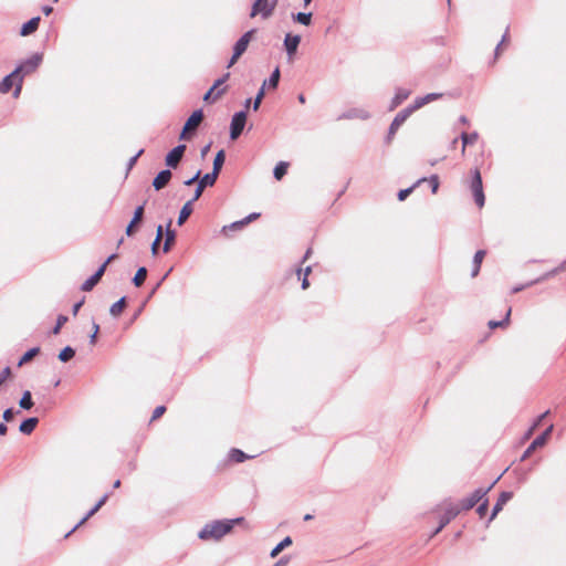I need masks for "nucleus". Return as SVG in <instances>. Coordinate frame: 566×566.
Segmentation results:
<instances>
[{"mask_svg": "<svg viewBox=\"0 0 566 566\" xmlns=\"http://www.w3.org/2000/svg\"><path fill=\"white\" fill-rule=\"evenodd\" d=\"M243 521L242 517H237L232 520H222V521H213L211 523L206 524L200 532L198 533V537L202 541H219L224 535L231 532L233 526Z\"/></svg>", "mask_w": 566, "mask_h": 566, "instance_id": "f257e3e1", "label": "nucleus"}, {"mask_svg": "<svg viewBox=\"0 0 566 566\" xmlns=\"http://www.w3.org/2000/svg\"><path fill=\"white\" fill-rule=\"evenodd\" d=\"M22 83L23 76L19 75L18 71L13 70L0 82V93L7 94L12 87H14L13 97L18 98L21 94Z\"/></svg>", "mask_w": 566, "mask_h": 566, "instance_id": "f03ea898", "label": "nucleus"}, {"mask_svg": "<svg viewBox=\"0 0 566 566\" xmlns=\"http://www.w3.org/2000/svg\"><path fill=\"white\" fill-rule=\"evenodd\" d=\"M276 4L277 0H255L250 17L261 15L263 19H268L273 14Z\"/></svg>", "mask_w": 566, "mask_h": 566, "instance_id": "7ed1b4c3", "label": "nucleus"}, {"mask_svg": "<svg viewBox=\"0 0 566 566\" xmlns=\"http://www.w3.org/2000/svg\"><path fill=\"white\" fill-rule=\"evenodd\" d=\"M254 34V30H250L245 32L234 44L233 46V54L228 63V67H231L238 59L248 49L249 43L252 40V36Z\"/></svg>", "mask_w": 566, "mask_h": 566, "instance_id": "20e7f679", "label": "nucleus"}, {"mask_svg": "<svg viewBox=\"0 0 566 566\" xmlns=\"http://www.w3.org/2000/svg\"><path fill=\"white\" fill-rule=\"evenodd\" d=\"M43 55L41 53H34L22 63H20L14 70L18 71L19 75H27L34 72L41 64Z\"/></svg>", "mask_w": 566, "mask_h": 566, "instance_id": "39448f33", "label": "nucleus"}, {"mask_svg": "<svg viewBox=\"0 0 566 566\" xmlns=\"http://www.w3.org/2000/svg\"><path fill=\"white\" fill-rule=\"evenodd\" d=\"M247 122V113L244 111L238 112L232 116L230 124V138L235 140L242 133Z\"/></svg>", "mask_w": 566, "mask_h": 566, "instance_id": "423d86ee", "label": "nucleus"}, {"mask_svg": "<svg viewBox=\"0 0 566 566\" xmlns=\"http://www.w3.org/2000/svg\"><path fill=\"white\" fill-rule=\"evenodd\" d=\"M492 489V485H490L486 489H476L472 494H470L468 497L463 499L460 504L461 510H470L472 509L478 502L483 500L488 492Z\"/></svg>", "mask_w": 566, "mask_h": 566, "instance_id": "0eeeda50", "label": "nucleus"}, {"mask_svg": "<svg viewBox=\"0 0 566 566\" xmlns=\"http://www.w3.org/2000/svg\"><path fill=\"white\" fill-rule=\"evenodd\" d=\"M412 109L410 107H407L402 111H400L396 117L394 118V120L391 122L390 124V127H389V130H388V136H387V142L390 143V140L392 139V137L395 136L396 132L398 130V128L406 122V119L412 114Z\"/></svg>", "mask_w": 566, "mask_h": 566, "instance_id": "6e6552de", "label": "nucleus"}, {"mask_svg": "<svg viewBox=\"0 0 566 566\" xmlns=\"http://www.w3.org/2000/svg\"><path fill=\"white\" fill-rule=\"evenodd\" d=\"M115 258L114 254L107 258V260L99 266V269L96 271L95 274H93L91 277H88L83 284L82 290L83 291H91L99 281L102 275L104 274L107 264Z\"/></svg>", "mask_w": 566, "mask_h": 566, "instance_id": "1a4fd4ad", "label": "nucleus"}, {"mask_svg": "<svg viewBox=\"0 0 566 566\" xmlns=\"http://www.w3.org/2000/svg\"><path fill=\"white\" fill-rule=\"evenodd\" d=\"M553 431V424H551L541 436H538L530 446L528 448L525 450L524 454L522 455V460L526 459L527 457H530L532 454V452H534L537 448H541L543 447L551 433Z\"/></svg>", "mask_w": 566, "mask_h": 566, "instance_id": "9d476101", "label": "nucleus"}, {"mask_svg": "<svg viewBox=\"0 0 566 566\" xmlns=\"http://www.w3.org/2000/svg\"><path fill=\"white\" fill-rule=\"evenodd\" d=\"M203 118V113L201 109L195 111L190 117L187 119L184 129L180 134V139L186 138V134L190 130L197 129V127L200 125Z\"/></svg>", "mask_w": 566, "mask_h": 566, "instance_id": "9b49d317", "label": "nucleus"}, {"mask_svg": "<svg viewBox=\"0 0 566 566\" xmlns=\"http://www.w3.org/2000/svg\"><path fill=\"white\" fill-rule=\"evenodd\" d=\"M186 150V145H178L174 149H171L165 158L166 165L170 168H176L181 160L184 153Z\"/></svg>", "mask_w": 566, "mask_h": 566, "instance_id": "f8f14e48", "label": "nucleus"}, {"mask_svg": "<svg viewBox=\"0 0 566 566\" xmlns=\"http://www.w3.org/2000/svg\"><path fill=\"white\" fill-rule=\"evenodd\" d=\"M216 180H217V178H214V175H210V174H206L205 176L199 178L197 180L198 185H197V188L195 190V193H193V197H192V201L198 200L201 197L203 189L206 187H208V186H213Z\"/></svg>", "mask_w": 566, "mask_h": 566, "instance_id": "ddd939ff", "label": "nucleus"}, {"mask_svg": "<svg viewBox=\"0 0 566 566\" xmlns=\"http://www.w3.org/2000/svg\"><path fill=\"white\" fill-rule=\"evenodd\" d=\"M301 42L300 35H292L287 33L284 39V48L290 57H292L297 51L298 44Z\"/></svg>", "mask_w": 566, "mask_h": 566, "instance_id": "4468645a", "label": "nucleus"}, {"mask_svg": "<svg viewBox=\"0 0 566 566\" xmlns=\"http://www.w3.org/2000/svg\"><path fill=\"white\" fill-rule=\"evenodd\" d=\"M441 96H442L441 93H429L424 96L417 97L415 99L413 104L409 107L412 109V112H415V111L421 108L422 106H424L426 104L440 98Z\"/></svg>", "mask_w": 566, "mask_h": 566, "instance_id": "2eb2a0df", "label": "nucleus"}, {"mask_svg": "<svg viewBox=\"0 0 566 566\" xmlns=\"http://www.w3.org/2000/svg\"><path fill=\"white\" fill-rule=\"evenodd\" d=\"M171 171L169 169L161 170L153 180V187L156 190L163 189L171 179Z\"/></svg>", "mask_w": 566, "mask_h": 566, "instance_id": "dca6fc26", "label": "nucleus"}, {"mask_svg": "<svg viewBox=\"0 0 566 566\" xmlns=\"http://www.w3.org/2000/svg\"><path fill=\"white\" fill-rule=\"evenodd\" d=\"M513 497L512 492H503L501 493L497 502L493 506L492 514L490 516V521H492L503 509V506Z\"/></svg>", "mask_w": 566, "mask_h": 566, "instance_id": "f3484780", "label": "nucleus"}, {"mask_svg": "<svg viewBox=\"0 0 566 566\" xmlns=\"http://www.w3.org/2000/svg\"><path fill=\"white\" fill-rule=\"evenodd\" d=\"M410 95V91L406 88H398L395 96L391 99L389 109L394 111L397 106H399L405 99H407Z\"/></svg>", "mask_w": 566, "mask_h": 566, "instance_id": "a211bd4d", "label": "nucleus"}, {"mask_svg": "<svg viewBox=\"0 0 566 566\" xmlns=\"http://www.w3.org/2000/svg\"><path fill=\"white\" fill-rule=\"evenodd\" d=\"M461 509L458 505H450L441 516V526L449 524L459 513Z\"/></svg>", "mask_w": 566, "mask_h": 566, "instance_id": "6ab92c4d", "label": "nucleus"}, {"mask_svg": "<svg viewBox=\"0 0 566 566\" xmlns=\"http://www.w3.org/2000/svg\"><path fill=\"white\" fill-rule=\"evenodd\" d=\"M39 22H40V17L32 18L31 20H29L21 27L20 34L22 36H27L29 34L33 33L38 29Z\"/></svg>", "mask_w": 566, "mask_h": 566, "instance_id": "aec40b11", "label": "nucleus"}, {"mask_svg": "<svg viewBox=\"0 0 566 566\" xmlns=\"http://www.w3.org/2000/svg\"><path fill=\"white\" fill-rule=\"evenodd\" d=\"M170 226H171V221L168 222V224L166 227V232H165V242H164L163 250L166 253L170 250V248L174 244L175 239H176V233L174 230L170 229Z\"/></svg>", "mask_w": 566, "mask_h": 566, "instance_id": "412c9836", "label": "nucleus"}, {"mask_svg": "<svg viewBox=\"0 0 566 566\" xmlns=\"http://www.w3.org/2000/svg\"><path fill=\"white\" fill-rule=\"evenodd\" d=\"M38 422H39L38 418H28L21 422L19 430L23 434H30L35 429Z\"/></svg>", "mask_w": 566, "mask_h": 566, "instance_id": "4be33fe9", "label": "nucleus"}, {"mask_svg": "<svg viewBox=\"0 0 566 566\" xmlns=\"http://www.w3.org/2000/svg\"><path fill=\"white\" fill-rule=\"evenodd\" d=\"M107 499H108V494H104L101 497V500L95 504V506L93 509H91L88 511V513L77 523V525L74 527V530L76 527H78L80 525H82L83 523H85L91 516H93L105 504Z\"/></svg>", "mask_w": 566, "mask_h": 566, "instance_id": "5701e85b", "label": "nucleus"}, {"mask_svg": "<svg viewBox=\"0 0 566 566\" xmlns=\"http://www.w3.org/2000/svg\"><path fill=\"white\" fill-rule=\"evenodd\" d=\"M195 201L189 200L188 202H186L182 208L180 209V212H179V216H178V224L181 226L184 224V222L189 218V216L191 214L192 212V203Z\"/></svg>", "mask_w": 566, "mask_h": 566, "instance_id": "b1692460", "label": "nucleus"}, {"mask_svg": "<svg viewBox=\"0 0 566 566\" xmlns=\"http://www.w3.org/2000/svg\"><path fill=\"white\" fill-rule=\"evenodd\" d=\"M224 164V151L219 150L213 159V169L210 175H214V178H218V175Z\"/></svg>", "mask_w": 566, "mask_h": 566, "instance_id": "393cba45", "label": "nucleus"}, {"mask_svg": "<svg viewBox=\"0 0 566 566\" xmlns=\"http://www.w3.org/2000/svg\"><path fill=\"white\" fill-rule=\"evenodd\" d=\"M228 457H229V460H231L233 462H237V463H241V462L245 461L247 459H251L252 458L251 455L245 454L240 449H231L229 451Z\"/></svg>", "mask_w": 566, "mask_h": 566, "instance_id": "a878e982", "label": "nucleus"}, {"mask_svg": "<svg viewBox=\"0 0 566 566\" xmlns=\"http://www.w3.org/2000/svg\"><path fill=\"white\" fill-rule=\"evenodd\" d=\"M292 544V539L290 536L283 538L270 553L272 558L276 557L285 547Z\"/></svg>", "mask_w": 566, "mask_h": 566, "instance_id": "bb28decb", "label": "nucleus"}, {"mask_svg": "<svg viewBox=\"0 0 566 566\" xmlns=\"http://www.w3.org/2000/svg\"><path fill=\"white\" fill-rule=\"evenodd\" d=\"M19 406L22 409L30 410L33 407V401L31 397V392L29 390L24 391L20 401Z\"/></svg>", "mask_w": 566, "mask_h": 566, "instance_id": "cd10ccee", "label": "nucleus"}, {"mask_svg": "<svg viewBox=\"0 0 566 566\" xmlns=\"http://www.w3.org/2000/svg\"><path fill=\"white\" fill-rule=\"evenodd\" d=\"M280 81V70L276 67L273 73L271 74L270 78L268 81H264L262 87L265 88L268 85L269 87L276 88Z\"/></svg>", "mask_w": 566, "mask_h": 566, "instance_id": "c85d7f7f", "label": "nucleus"}, {"mask_svg": "<svg viewBox=\"0 0 566 566\" xmlns=\"http://www.w3.org/2000/svg\"><path fill=\"white\" fill-rule=\"evenodd\" d=\"M478 137H479V135L475 132L471 133V134H467V133L461 134V139L463 143L462 154H464V151H465V146L469 144H474L478 140Z\"/></svg>", "mask_w": 566, "mask_h": 566, "instance_id": "c756f323", "label": "nucleus"}, {"mask_svg": "<svg viewBox=\"0 0 566 566\" xmlns=\"http://www.w3.org/2000/svg\"><path fill=\"white\" fill-rule=\"evenodd\" d=\"M39 352H40L39 347H33V348L29 349L28 352H25L24 355L20 358L18 366L21 367L22 365H24L25 363L31 360L33 357H35L39 354Z\"/></svg>", "mask_w": 566, "mask_h": 566, "instance_id": "7c9ffc66", "label": "nucleus"}, {"mask_svg": "<svg viewBox=\"0 0 566 566\" xmlns=\"http://www.w3.org/2000/svg\"><path fill=\"white\" fill-rule=\"evenodd\" d=\"M471 189H472L473 192L483 190L481 174H480V171L478 169H475L474 172H473V179H472V182H471Z\"/></svg>", "mask_w": 566, "mask_h": 566, "instance_id": "2f4dec72", "label": "nucleus"}, {"mask_svg": "<svg viewBox=\"0 0 566 566\" xmlns=\"http://www.w3.org/2000/svg\"><path fill=\"white\" fill-rule=\"evenodd\" d=\"M293 19H294V21H296L303 25H310L312 22V13L311 12H308V13L298 12L293 15Z\"/></svg>", "mask_w": 566, "mask_h": 566, "instance_id": "473e14b6", "label": "nucleus"}, {"mask_svg": "<svg viewBox=\"0 0 566 566\" xmlns=\"http://www.w3.org/2000/svg\"><path fill=\"white\" fill-rule=\"evenodd\" d=\"M74 355H75V350L70 346H66L65 348H63L60 352L59 359L63 363H66L70 359H72L74 357Z\"/></svg>", "mask_w": 566, "mask_h": 566, "instance_id": "72a5a7b5", "label": "nucleus"}, {"mask_svg": "<svg viewBox=\"0 0 566 566\" xmlns=\"http://www.w3.org/2000/svg\"><path fill=\"white\" fill-rule=\"evenodd\" d=\"M287 171V164L285 161H280L273 170V175L275 179L280 180Z\"/></svg>", "mask_w": 566, "mask_h": 566, "instance_id": "f704fd0d", "label": "nucleus"}, {"mask_svg": "<svg viewBox=\"0 0 566 566\" xmlns=\"http://www.w3.org/2000/svg\"><path fill=\"white\" fill-rule=\"evenodd\" d=\"M124 306H125V298L122 297L120 300H118L117 302H115L111 308H109V313L111 315L113 316H118L120 315V313L123 312L124 310Z\"/></svg>", "mask_w": 566, "mask_h": 566, "instance_id": "c9c22d12", "label": "nucleus"}, {"mask_svg": "<svg viewBox=\"0 0 566 566\" xmlns=\"http://www.w3.org/2000/svg\"><path fill=\"white\" fill-rule=\"evenodd\" d=\"M146 275H147V270L145 268H139L133 279L134 284L136 286H140L144 283Z\"/></svg>", "mask_w": 566, "mask_h": 566, "instance_id": "e433bc0d", "label": "nucleus"}, {"mask_svg": "<svg viewBox=\"0 0 566 566\" xmlns=\"http://www.w3.org/2000/svg\"><path fill=\"white\" fill-rule=\"evenodd\" d=\"M224 93V88L218 91L216 94H214V87H211L203 96V101L208 102V101H216L218 99L222 94Z\"/></svg>", "mask_w": 566, "mask_h": 566, "instance_id": "4c0bfd02", "label": "nucleus"}, {"mask_svg": "<svg viewBox=\"0 0 566 566\" xmlns=\"http://www.w3.org/2000/svg\"><path fill=\"white\" fill-rule=\"evenodd\" d=\"M510 315H511V308L507 310L503 321H490L489 322V327L490 328H496V327H500V326L507 325L509 319H510Z\"/></svg>", "mask_w": 566, "mask_h": 566, "instance_id": "58836bf2", "label": "nucleus"}, {"mask_svg": "<svg viewBox=\"0 0 566 566\" xmlns=\"http://www.w3.org/2000/svg\"><path fill=\"white\" fill-rule=\"evenodd\" d=\"M426 179L422 178V179H419L416 185L413 187H410V188H407V189H402L398 192V199L400 201L405 200L410 193L411 191L413 190V188L419 185L420 182L424 181Z\"/></svg>", "mask_w": 566, "mask_h": 566, "instance_id": "ea45409f", "label": "nucleus"}, {"mask_svg": "<svg viewBox=\"0 0 566 566\" xmlns=\"http://www.w3.org/2000/svg\"><path fill=\"white\" fill-rule=\"evenodd\" d=\"M143 214H144V207L143 206L137 207L134 211L132 224L138 223L142 220Z\"/></svg>", "mask_w": 566, "mask_h": 566, "instance_id": "a19ab883", "label": "nucleus"}, {"mask_svg": "<svg viewBox=\"0 0 566 566\" xmlns=\"http://www.w3.org/2000/svg\"><path fill=\"white\" fill-rule=\"evenodd\" d=\"M263 97H264V88L261 87L259 93L256 94L253 103H252V107H253L254 111L259 109Z\"/></svg>", "mask_w": 566, "mask_h": 566, "instance_id": "79ce46f5", "label": "nucleus"}, {"mask_svg": "<svg viewBox=\"0 0 566 566\" xmlns=\"http://www.w3.org/2000/svg\"><path fill=\"white\" fill-rule=\"evenodd\" d=\"M67 322V317L64 315H60L56 319V325L53 328V334H59L61 327Z\"/></svg>", "mask_w": 566, "mask_h": 566, "instance_id": "37998d69", "label": "nucleus"}, {"mask_svg": "<svg viewBox=\"0 0 566 566\" xmlns=\"http://www.w3.org/2000/svg\"><path fill=\"white\" fill-rule=\"evenodd\" d=\"M428 181L431 185L432 193H436L438 191V188H439V178H438V176L437 175L430 176Z\"/></svg>", "mask_w": 566, "mask_h": 566, "instance_id": "c03bdc74", "label": "nucleus"}, {"mask_svg": "<svg viewBox=\"0 0 566 566\" xmlns=\"http://www.w3.org/2000/svg\"><path fill=\"white\" fill-rule=\"evenodd\" d=\"M473 196H474V200H475L476 205L480 208H482L484 206V200H485L483 190L473 192Z\"/></svg>", "mask_w": 566, "mask_h": 566, "instance_id": "a18cd8bd", "label": "nucleus"}, {"mask_svg": "<svg viewBox=\"0 0 566 566\" xmlns=\"http://www.w3.org/2000/svg\"><path fill=\"white\" fill-rule=\"evenodd\" d=\"M484 255H485V251H483V250L476 251L474 254V258H473V264L481 266Z\"/></svg>", "mask_w": 566, "mask_h": 566, "instance_id": "49530a36", "label": "nucleus"}, {"mask_svg": "<svg viewBox=\"0 0 566 566\" xmlns=\"http://www.w3.org/2000/svg\"><path fill=\"white\" fill-rule=\"evenodd\" d=\"M247 226V223L244 222V219L242 220H239V221H235V222H232L231 224L229 226H224L223 227V230H227V229H231V230H237V229H241L242 227Z\"/></svg>", "mask_w": 566, "mask_h": 566, "instance_id": "de8ad7c7", "label": "nucleus"}, {"mask_svg": "<svg viewBox=\"0 0 566 566\" xmlns=\"http://www.w3.org/2000/svg\"><path fill=\"white\" fill-rule=\"evenodd\" d=\"M17 412L18 411H14L12 408L6 409L2 415L3 420L7 422L11 421Z\"/></svg>", "mask_w": 566, "mask_h": 566, "instance_id": "09e8293b", "label": "nucleus"}, {"mask_svg": "<svg viewBox=\"0 0 566 566\" xmlns=\"http://www.w3.org/2000/svg\"><path fill=\"white\" fill-rule=\"evenodd\" d=\"M11 369L10 367H6L0 373V386L10 377Z\"/></svg>", "mask_w": 566, "mask_h": 566, "instance_id": "8fccbe9b", "label": "nucleus"}, {"mask_svg": "<svg viewBox=\"0 0 566 566\" xmlns=\"http://www.w3.org/2000/svg\"><path fill=\"white\" fill-rule=\"evenodd\" d=\"M98 331H99V326H98V324H96V323L94 322V323H93V332H92V334L90 335V343H91V344H95Z\"/></svg>", "mask_w": 566, "mask_h": 566, "instance_id": "3c124183", "label": "nucleus"}, {"mask_svg": "<svg viewBox=\"0 0 566 566\" xmlns=\"http://www.w3.org/2000/svg\"><path fill=\"white\" fill-rule=\"evenodd\" d=\"M165 407L164 406H158L155 408L154 412H153V417L151 419L155 420L157 418H159L160 416H163V413L165 412Z\"/></svg>", "mask_w": 566, "mask_h": 566, "instance_id": "603ef678", "label": "nucleus"}, {"mask_svg": "<svg viewBox=\"0 0 566 566\" xmlns=\"http://www.w3.org/2000/svg\"><path fill=\"white\" fill-rule=\"evenodd\" d=\"M488 500H484L478 507V513L480 516H483L488 511Z\"/></svg>", "mask_w": 566, "mask_h": 566, "instance_id": "864d4df0", "label": "nucleus"}, {"mask_svg": "<svg viewBox=\"0 0 566 566\" xmlns=\"http://www.w3.org/2000/svg\"><path fill=\"white\" fill-rule=\"evenodd\" d=\"M200 175H201V171L198 170L190 179L185 181V185L186 186L192 185L193 182H196L200 178Z\"/></svg>", "mask_w": 566, "mask_h": 566, "instance_id": "5fc2aeb1", "label": "nucleus"}, {"mask_svg": "<svg viewBox=\"0 0 566 566\" xmlns=\"http://www.w3.org/2000/svg\"><path fill=\"white\" fill-rule=\"evenodd\" d=\"M311 271H312L311 266H306L304 270H302V269L297 270L298 279H301L302 275L307 277V275L311 273Z\"/></svg>", "mask_w": 566, "mask_h": 566, "instance_id": "6e6d98bb", "label": "nucleus"}, {"mask_svg": "<svg viewBox=\"0 0 566 566\" xmlns=\"http://www.w3.org/2000/svg\"><path fill=\"white\" fill-rule=\"evenodd\" d=\"M228 77H229V73H227L223 77H221V78L217 80V81L214 82V84L212 85V87H214V91H216L217 88H219V86H220V85H222V84L227 81V78H228Z\"/></svg>", "mask_w": 566, "mask_h": 566, "instance_id": "4d7b16f0", "label": "nucleus"}, {"mask_svg": "<svg viewBox=\"0 0 566 566\" xmlns=\"http://www.w3.org/2000/svg\"><path fill=\"white\" fill-rule=\"evenodd\" d=\"M259 216L260 214L256 212L250 213L249 216H247L244 218V222L248 224V223L252 222L253 220H255Z\"/></svg>", "mask_w": 566, "mask_h": 566, "instance_id": "13d9d810", "label": "nucleus"}, {"mask_svg": "<svg viewBox=\"0 0 566 566\" xmlns=\"http://www.w3.org/2000/svg\"><path fill=\"white\" fill-rule=\"evenodd\" d=\"M548 412H549V411L547 410V411H545L544 413H542V415L537 418V420L534 422V427H538V426H539V423L543 421V419L548 415Z\"/></svg>", "mask_w": 566, "mask_h": 566, "instance_id": "bf43d9fd", "label": "nucleus"}, {"mask_svg": "<svg viewBox=\"0 0 566 566\" xmlns=\"http://www.w3.org/2000/svg\"><path fill=\"white\" fill-rule=\"evenodd\" d=\"M163 238V227L161 226H158L157 227V231H156V241H160Z\"/></svg>", "mask_w": 566, "mask_h": 566, "instance_id": "052dcab7", "label": "nucleus"}, {"mask_svg": "<svg viewBox=\"0 0 566 566\" xmlns=\"http://www.w3.org/2000/svg\"><path fill=\"white\" fill-rule=\"evenodd\" d=\"M83 305V301L77 302L73 305V314L76 315L81 306Z\"/></svg>", "mask_w": 566, "mask_h": 566, "instance_id": "680f3d73", "label": "nucleus"}, {"mask_svg": "<svg viewBox=\"0 0 566 566\" xmlns=\"http://www.w3.org/2000/svg\"><path fill=\"white\" fill-rule=\"evenodd\" d=\"M158 244H159V241H154L153 244H151V253L153 255H155L158 251Z\"/></svg>", "mask_w": 566, "mask_h": 566, "instance_id": "e2e57ef3", "label": "nucleus"}, {"mask_svg": "<svg viewBox=\"0 0 566 566\" xmlns=\"http://www.w3.org/2000/svg\"><path fill=\"white\" fill-rule=\"evenodd\" d=\"M357 116L359 118L367 119V118H369V113L367 111H360Z\"/></svg>", "mask_w": 566, "mask_h": 566, "instance_id": "0e129e2a", "label": "nucleus"}, {"mask_svg": "<svg viewBox=\"0 0 566 566\" xmlns=\"http://www.w3.org/2000/svg\"><path fill=\"white\" fill-rule=\"evenodd\" d=\"M310 286V282L306 276H303L302 279V289L306 290Z\"/></svg>", "mask_w": 566, "mask_h": 566, "instance_id": "69168bd1", "label": "nucleus"}, {"mask_svg": "<svg viewBox=\"0 0 566 566\" xmlns=\"http://www.w3.org/2000/svg\"><path fill=\"white\" fill-rule=\"evenodd\" d=\"M42 11L45 15H49L53 11V9L50 6H45L42 8Z\"/></svg>", "mask_w": 566, "mask_h": 566, "instance_id": "338daca9", "label": "nucleus"}, {"mask_svg": "<svg viewBox=\"0 0 566 566\" xmlns=\"http://www.w3.org/2000/svg\"><path fill=\"white\" fill-rule=\"evenodd\" d=\"M558 271H566V260L559 265L558 269H556L554 271V273L558 272Z\"/></svg>", "mask_w": 566, "mask_h": 566, "instance_id": "774afa93", "label": "nucleus"}]
</instances>
